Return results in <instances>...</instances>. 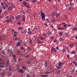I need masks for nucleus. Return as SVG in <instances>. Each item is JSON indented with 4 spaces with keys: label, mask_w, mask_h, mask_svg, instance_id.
I'll list each match as a JSON object with an SVG mask.
<instances>
[{
    "label": "nucleus",
    "mask_w": 77,
    "mask_h": 77,
    "mask_svg": "<svg viewBox=\"0 0 77 77\" xmlns=\"http://www.w3.org/2000/svg\"><path fill=\"white\" fill-rule=\"evenodd\" d=\"M40 15L41 16L42 21H45V14H44L43 12L41 11L40 12Z\"/></svg>",
    "instance_id": "nucleus-1"
},
{
    "label": "nucleus",
    "mask_w": 77,
    "mask_h": 77,
    "mask_svg": "<svg viewBox=\"0 0 77 77\" xmlns=\"http://www.w3.org/2000/svg\"><path fill=\"white\" fill-rule=\"evenodd\" d=\"M58 64L59 66H57V68L59 69H60V66H62V65L63 64V63L62 62H60L58 63Z\"/></svg>",
    "instance_id": "nucleus-2"
},
{
    "label": "nucleus",
    "mask_w": 77,
    "mask_h": 77,
    "mask_svg": "<svg viewBox=\"0 0 77 77\" xmlns=\"http://www.w3.org/2000/svg\"><path fill=\"white\" fill-rule=\"evenodd\" d=\"M5 63H0V67L1 68H3L4 67V66H5Z\"/></svg>",
    "instance_id": "nucleus-3"
},
{
    "label": "nucleus",
    "mask_w": 77,
    "mask_h": 77,
    "mask_svg": "<svg viewBox=\"0 0 77 77\" xmlns=\"http://www.w3.org/2000/svg\"><path fill=\"white\" fill-rule=\"evenodd\" d=\"M12 56L13 57V59H14V60L15 62H16V56H15V55L14 54H12Z\"/></svg>",
    "instance_id": "nucleus-4"
},
{
    "label": "nucleus",
    "mask_w": 77,
    "mask_h": 77,
    "mask_svg": "<svg viewBox=\"0 0 77 77\" xmlns=\"http://www.w3.org/2000/svg\"><path fill=\"white\" fill-rule=\"evenodd\" d=\"M18 70L19 72H20L21 73H22V74H23L24 72V71L23 70V69H20L19 68V69H18Z\"/></svg>",
    "instance_id": "nucleus-5"
},
{
    "label": "nucleus",
    "mask_w": 77,
    "mask_h": 77,
    "mask_svg": "<svg viewBox=\"0 0 77 77\" xmlns=\"http://www.w3.org/2000/svg\"><path fill=\"white\" fill-rule=\"evenodd\" d=\"M12 20L11 19H7L6 20V22L8 23H9L11 22H12Z\"/></svg>",
    "instance_id": "nucleus-6"
},
{
    "label": "nucleus",
    "mask_w": 77,
    "mask_h": 77,
    "mask_svg": "<svg viewBox=\"0 0 77 77\" xmlns=\"http://www.w3.org/2000/svg\"><path fill=\"white\" fill-rule=\"evenodd\" d=\"M25 20H26V17H25V16L23 15L22 16V20L23 21L25 22Z\"/></svg>",
    "instance_id": "nucleus-7"
},
{
    "label": "nucleus",
    "mask_w": 77,
    "mask_h": 77,
    "mask_svg": "<svg viewBox=\"0 0 77 77\" xmlns=\"http://www.w3.org/2000/svg\"><path fill=\"white\" fill-rule=\"evenodd\" d=\"M17 32H14V34L13 35V37H17Z\"/></svg>",
    "instance_id": "nucleus-8"
},
{
    "label": "nucleus",
    "mask_w": 77,
    "mask_h": 77,
    "mask_svg": "<svg viewBox=\"0 0 77 77\" xmlns=\"http://www.w3.org/2000/svg\"><path fill=\"white\" fill-rule=\"evenodd\" d=\"M21 17L20 15H18L17 16V17H16V20H19V19H20V17Z\"/></svg>",
    "instance_id": "nucleus-9"
},
{
    "label": "nucleus",
    "mask_w": 77,
    "mask_h": 77,
    "mask_svg": "<svg viewBox=\"0 0 77 77\" xmlns=\"http://www.w3.org/2000/svg\"><path fill=\"white\" fill-rule=\"evenodd\" d=\"M13 6H11L10 7H8V10H11L12 9H13Z\"/></svg>",
    "instance_id": "nucleus-10"
},
{
    "label": "nucleus",
    "mask_w": 77,
    "mask_h": 77,
    "mask_svg": "<svg viewBox=\"0 0 77 77\" xmlns=\"http://www.w3.org/2000/svg\"><path fill=\"white\" fill-rule=\"evenodd\" d=\"M21 42H18L17 44V47H20L21 45Z\"/></svg>",
    "instance_id": "nucleus-11"
},
{
    "label": "nucleus",
    "mask_w": 77,
    "mask_h": 77,
    "mask_svg": "<svg viewBox=\"0 0 77 77\" xmlns=\"http://www.w3.org/2000/svg\"><path fill=\"white\" fill-rule=\"evenodd\" d=\"M8 51L9 53H11V54H12V53H13V51H12V49L8 50Z\"/></svg>",
    "instance_id": "nucleus-12"
},
{
    "label": "nucleus",
    "mask_w": 77,
    "mask_h": 77,
    "mask_svg": "<svg viewBox=\"0 0 77 77\" xmlns=\"http://www.w3.org/2000/svg\"><path fill=\"white\" fill-rule=\"evenodd\" d=\"M51 20L52 22H54V21H55V18H54V17H52Z\"/></svg>",
    "instance_id": "nucleus-13"
},
{
    "label": "nucleus",
    "mask_w": 77,
    "mask_h": 77,
    "mask_svg": "<svg viewBox=\"0 0 77 77\" xmlns=\"http://www.w3.org/2000/svg\"><path fill=\"white\" fill-rule=\"evenodd\" d=\"M37 42V43H38V44H41V41L39 40V39H37L36 40Z\"/></svg>",
    "instance_id": "nucleus-14"
},
{
    "label": "nucleus",
    "mask_w": 77,
    "mask_h": 77,
    "mask_svg": "<svg viewBox=\"0 0 77 77\" xmlns=\"http://www.w3.org/2000/svg\"><path fill=\"white\" fill-rule=\"evenodd\" d=\"M39 39L41 40H44V38L43 37L41 36L39 38Z\"/></svg>",
    "instance_id": "nucleus-15"
},
{
    "label": "nucleus",
    "mask_w": 77,
    "mask_h": 77,
    "mask_svg": "<svg viewBox=\"0 0 77 77\" xmlns=\"http://www.w3.org/2000/svg\"><path fill=\"white\" fill-rule=\"evenodd\" d=\"M62 24H64V27H66V24L65 22L62 23Z\"/></svg>",
    "instance_id": "nucleus-16"
},
{
    "label": "nucleus",
    "mask_w": 77,
    "mask_h": 77,
    "mask_svg": "<svg viewBox=\"0 0 77 77\" xmlns=\"http://www.w3.org/2000/svg\"><path fill=\"white\" fill-rule=\"evenodd\" d=\"M75 71V68H74L71 71V74H73V73H74V71Z\"/></svg>",
    "instance_id": "nucleus-17"
},
{
    "label": "nucleus",
    "mask_w": 77,
    "mask_h": 77,
    "mask_svg": "<svg viewBox=\"0 0 77 77\" xmlns=\"http://www.w3.org/2000/svg\"><path fill=\"white\" fill-rule=\"evenodd\" d=\"M77 30V27L73 28L72 29V30H73V31H75V30Z\"/></svg>",
    "instance_id": "nucleus-18"
},
{
    "label": "nucleus",
    "mask_w": 77,
    "mask_h": 77,
    "mask_svg": "<svg viewBox=\"0 0 77 77\" xmlns=\"http://www.w3.org/2000/svg\"><path fill=\"white\" fill-rule=\"evenodd\" d=\"M17 29L18 30H22V29H23V28L22 27L20 26Z\"/></svg>",
    "instance_id": "nucleus-19"
},
{
    "label": "nucleus",
    "mask_w": 77,
    "mask_h": 77,
    "mask_svg": "<svg viewBox=\"0 0 77 77\" xmlns=\"http://www.w3.org/2000/svg\"><path fill=\"white\" fill-rule=\"evenodd\" d=\"M59 40L60 42H63V39H62V38H61V37L60 38Z\"/></svg>",
    "instance_id": "nucleus-20"
},
{
    "label": "nucleus",
    "mask_w": 77,
    "mask_h": 77,
    "mask_svg": "<svg viewBox=\"0 0 77 77\" xmlns=\"http://www.w3.org/2000/svg\"><path fill=\"white\" fill-rule=\"evenodd\" d=\"M48 63L47 62V61H45V66L46 67H47V63Z\"/></svg>",
    "instance_id": "nucleus-21"
},
{
    "label": "nucleus",
    "mask_w": 77,
    "mask_h": 77,
    "mask_svg": "<svg viewBox=\"0 0 77 77\" xmlns=\"http://www.w3.org/2000/svg\"><path fill=\"white\" fill-rule=\"evenodd\" d=\"M8 69L10 71H12V67L11 66H10Z\"/></svg>",
    "instance_id": "nucleus-22"
},
{
    "label": "nucleus",
    "mask_w": 77,
    "mask_h": 77,
    "mask_svg": "<svg viewBox=\"0 0 77 77\" xmlns=\"http://www.w3.org/2000/svg\"><path fill=\"white\" fill-rule=\"evenodd\" d=\"M28 4V3L26 2H24L23 3V5H24L25 6H26V5H27Z\"/></svg>",
    "instance_id": "nucleus-23"
},
{
    "label": "nucleus",
    "mask_w": 77,
    "mask_h": 77,
    "mask_svg": "<svg viewBox=\"0 0 77 77\" xmlns=\"http://www.w3.org/2000/svg\"><path fill=\"white\" fill-rule=\"evenodd\" d=\"M50 73H51V71L50 72H45L46 74H49Z\"/></svg>",
    "instance_id": "nucleus-24"
},
{
    "label": "nucleus",
    "mask_w": 77,
    "mask_h": 77,
    "mask_svg": "<svg viewBox=\"0 0 77 77\" xmlns=\"http://www.w3.org/2000/svg\"><path fill=\"white\" fill-rule=\"evenodd\" d=\"M52 32L51 31H49L48 33V35H51Z\"/></svg>",
    "instance_id": "nucleus-25"
},
{
    "label": "nucleus",
    "mask_w": 77,
    "mask_h": 77,
    "mask_svg": "<svg viewBox=\"0 0 77 77\" xmlns=\"http://www.w3.org/2000/svg\"><path fill=\"white\" fill-rule=\"evenodd\" d=\"M1 75H2V77H4V73H0Z\"/></svg>",
    "instance_id": "nucleus-26"
},
{
    "label": "nucleus",
    "mask_w": 77,
    "mask_h": 77,
    "mask_svg": "<svg viewBox=\"0 0 77 77\" xmlns=\"http://www.w3.org/2000/svg\"><path fill=\"white\" fill-rule=\"evenodd\" d=\"M23 44H24V45H27V42H24L23 43Z\"/></svg>",
    "instance_id": "nucleus-27"
},
{
    "label": "nucleus",
    "mask_w": 77,
    "mask_h": 77,
    "mask_svg": "<svg viewBox=\"0 0 77 77\" xmlns=\"http://www.w3.org/2000/svg\"><path fill=\"white\" fill-rule=\"evenodd\" d=\"M62 51L63 53H65L66 51V50L65 49H62Z\"/></svg>",
    "instance_id": "nucleus-28"
},
{
    "label": "nucleus",
    "mask_w": 77,
    "mask_h": 77,
    "mask_svg": "<svg viewBox=\"0 0 77 77\" xmlns=\"http://www.w3.org/2000/svg\"><path fill=\"white\" fill-rule=\"evenodd\" d=\"M29 57H30V55H28L26 56L25 57V58H28Z\"/></svg>",
    "instance_id": "nucleus-29"
},
{
    "label": "nucleus",
    "mask_w": 77,
    "mask_h": 77,
    "mask_svg": "<svg viewBox=\"0 0 77 77\" xmlns=\"http://www.w3.org/2000/svg\"><path fill=\"white\" fill-rule=\"evenodd\" d=\"M26 77H32V76H30V75H29V74H27L26 75Z\"/></svg>",
    "instance_id": "nucleus-30"
},
{
    "label": "nucleus",
    "mask_w": 77,
    "mask_h": 77,
    "mask_svg": "<svg viewBox=\"0 0 77 77\" xmlns=\"http://www.w3.org/2000/svg\"><path fill=\"white\" fill-rule=\"evenodd\" d=\"M42 35L43 36H44V37H46V36H47V35L45 34H42Z\"/></svg>",
    "instance_id": "nucleus-31"
},
{
    "label": "nucleus",
    "mask_w": 77,
    "mask_h": 77,
    "mask_svg": "<svg viewBox=\"0 0 77 77\" xmlns=\"http://www.w3.org/2000/svg\"><path fill=\"white\" fill-rule=\"evenodd\" d=\"M30 44H32V40L31 39H30V41H29Z\"/></svg>",
    "instance_id": "nucleus-32"
},
{
    "label": "nucleus",
    "mask_w": 77,
    "mask_h": 77,
    "mask_svg": "<svg viewBox=\"0 0 77 77\" xmlns=\"http://www.w3.org/2000/svg\"><path fill=\"white\" fill-rule=\"evenodd\" d=\"M9 61L8 60H7L6 64L8 65H9Z\"/></svg>",
    "instance_id": "nucleus-33"
},
{
    "label": "nucleus",
    "mask_w": 77,
    "mask_h": 77,
    "mask_svg": "<svg viewBox=\"0 0 77 77\" xmlns=\"http://www.w3.org/2000/svg\"><path fill=\"white\" fill-rule=\"evenodd\" d=\"M32 39L33 41H35L36 39V38H35V36H34V37L32 38Z\"/></svg>",
    "instance_id": "nucleus-34"
},
{
    "label": "nucleus",
    "mask_w": 77,
    "mask_h": 77,
    "mask_svg": "<svg viewBox=\"0 0 77 77\" xmlns=\"http://www.w3.org/2000/svg\"><path fill=\"white\" fill-rule=\"evenodd\" d=\"M27 63L28 64H30L31 63V61H30V60H29L27 61Z\"/></svg>",
    "instance_id": "nucleus-35"
},
{
    "label": "nucleus",
    "mask_w": 77,
    "mask_h": 77,
    "mask_svg": "<svg viewBox=\"0 0 77 77\" xmlns=\"http://www.w3.org/2000/svg\"><path fill=\"white\" fill-rule=\"evenodd\" d=\"M27 32V31L26 30H24L22 32V33H25Z\"/></svg>",
    "instance_id": "nucleus-36"
},
{
    "label": "nucleus",
    "mask_w": 77,
    "mask_h": 77,
    "mask_svg": "<svg viewBox=\"0 0 77 77\" xmlns=\"http://www.w3.org/2000/svg\"><path fill=\"white\" fill-rule=\"evenodd\" d=\"M73 64L75 65L76 66H77V63L75 61H74L73 62Z\"/></svg>",
    "instance_id": "nucleus-37"
},
{
    "label": "nucleus",
    "mask_w": 77,
    "mask_h": 77,
    "mask_svg": "<svg viewBox=\"0 0 77 77\" xmlns=\"http://www.w3.org/2000/svg\"><path fill=\"white\" fill-rule=\"evenodd\" d=\"M54 52H57V50L55 48H54Z\"/></svg>",
    "instance_id": "nucleus-38"
},
{
    "label": "nucleus",
    "mask_w": 77,
    "mask_h": 77,
    "mask_svg": "<svg viewBox=\"0 0 77 77\" xmlns=\"http://www.w3.org/2000/svg\"><path fill=\"white\" fill-rule=\"evenodd\" d=\"M28 34H32V32L31 31H28L27 32Z\"/></svg>",
    "instance_id": "nucleus-39"
},
{
    "label": "nucleus",
    "mask_w": 77,
    "mask_h": 77,
    "mask_svg": "<svg viewBox=\"0 0 77 77\" xmlns=\"http://www.w3.org/2000/svg\"><path fill=\"white\" fill-rule=\"evenodd\" d=\"M32 2L33 3H35L36 2V0H32Z\"/></svg>",
    "instance_id": "nucleus-40"
},
{
    "label": "nucleus",
    "mask_w": 77,
    "mask_h": 77,
    "mask_svg": "<svg viewBox=\"0 0 77 77\" xmlns=\"http://www.w3.org/2000/svg\"><path fill=\"white\" fill-rule=\"evenodd\" d=\"M59 34L60 35H62V34H63V33H62V32H59Z\"/></svg>",
    "instance_id": "nucleus-41"
},
{
    "label": "nucleus",
    "mask_w": 77,
    "mask_h": 77,
    "mask_svg": "<svg viewBox=\"0 0 77 77\" xmlns=\"http://www.w3.org/2000/svg\"><path fill=\"white\" fill-rule=\"evenodd\" d=\"M54 51V48H52L51 49V52H53Z\"/></svg>",
    "instance_id": "nucleus-42"
},
{
    "label": "nucleus",
    "mask_w": 77,
    "mask_h": 77,
    "mask_svg": "<svg viewBox=\"0 0 77 77\" xmlns=\"http://www.w3.org/2000/svg\"><path fill=\"white\" fill-rule=\"evenodd\" d=\"M18 37H16L15 38V40L16 41H18Z\"/></svg>",
    "instance_id": "nucleus-43"
},
{
    "label": "nucleus",
    "mask_w": 77,
    "mask_h": 77,
    "mask_svg": "<svg viewBox=\"0 0 77 77\" xmlns=\"http://www.w3.org/2000/svg\"><path fill=\"white\" fill-rule=\"evenodd\" d=\"M56 14V12L54 11L52 13V15H54L55 14Z\"/></svg>",
    "instance_id": "nucleus-44"
},
{
    "label": "nucleus",
    "mask_w": 77,
    "mask_h": 77,
    "mask_svg": "<svg viewBox=\"0 0 77 77\" xmlns=\"http://www.w3.org/2000/svg\"><path fill=\"white\" fill-rule=\"evenodd\" d=\"M59 14H60V13H58V14H57L56 15V17H58V16H59Z\"/></svg>",
    "instance_id": "nucleus-45"
},
{
    "label": "nucleus",
    "mask_w": 77,
    "mask_h": 77,
    "mask_svg": "<svg viewBox=\"0 0 77 77\" xmlns=\"http://www.w3.org/2000/svg\"><path fill=\"white\" fill-rule=\"evenodd\" d=\"M11 19H12V20H14V16H12L11 17Z\"/></svg>",
    "instance_id": "nucleus-46"
},
{
    "label": "nucleus",
    "mask_w": 77,
    "mask_h": 77,
    "mask_svg": "<svg viewBox=\"0 0 77 77\" xmlns=\"http://www.w3.org/2000/svg\"><path fill=\"white\" fill-rule=\"evenodd\" d=\"M67 57L68 59H69V54H67Z\"/></svg>",
    "instance_id": "nucleus-47"
},
{
    "label": "nucleus",
    "mask_w": 77,
    "mask_h": 77,
    "mask_svg": "<svg viewBox=\"0 0 77 77\" xmlns=\"http://www.w3.org/2000/svg\"><path fill=\"white\" fill-rule=\"evenodd\" d=\"M17 53H18V54H20V51L18 50L17 51Z\"/></svg>",
    "instance_id": "nucleus-48"
},
{
    "label": "nucleus",
    "mask_w": 77,
    "mask_h": 77,
    "mask_svg": "<svg viewBox=\"0 0 77 77\" xmlns=\"http://www.w3.org/2000/svg\"><path fill=\"white\" fill-rule=\"evenodd\" d=\"M25 6H26V8H30V7L29 5H25Z\"/></svg>",
    "instance_id": "nucleus-49"
},
{
    "label": "nucleus",
    "mask_w": 77,
    "mask_h": 77,
    "mask_svg": "<svg viewBox=\"0 0 77 77\" xmlns=\"http://www.w3.org/2000/svg\"><path fill=\"white\" fill-rule=\"evenodd\" d=\"M67 26L68 27H70L71 26V24L69 23L67 24Z\"/></svg>",
    "instance_id": "nucleus-50"
},
{
    "label": "nucleus",
    "mask_w": 77,
    "mask_h": 77,
    "mask_svg": "<svg viewBox=\"0 0 77 77\" xmlns=\"http://www.w3.org/2000/svg\"><path fill=\"white\" fill-rule=\"evenodd\" d=\"M21 49L22 50H24V47H21Z\"/></svg>",
    "instance_id": "nucleus-51"
},
{
    "label": "nucleus",
    "mask_w": 77,
    "mask_h": 77,
    "mask_svg": "<svg viewBox=\"0 0 77 77\" xmlns=\"http://www.w3.org/2000/svg\"><path fill=\"white\" fill-rule=\"evenodd\" d=\"M20 12H22V13H23L24 14H25V12L24 11H21Z\"/></svg>",
    "instance_id": "nucleus-52"
},
{
    "label": "nucleus",
    "mask_w": 77,
    "mask_h": 77,
    "mask_svg": "<svg viewBox=\"0 0 77 77\" xmlns=\"http://www.w3.org/2000/svg\"><path fill=\"white\" fill-rule=\"evenodd\" d=\"M75 53V51H73L72 52V54H74Z\"/></svg>",
    "instance_id": "nucleus-53"
},
{
    "label": "nucleus",
    "mask_w": 77,
    "mask_h": 77,
    "mask_svg": "<svg viewBox=\"0 0 77 77\" xmlns=\"http://www.w3.org/2000/svg\"><path fill=\"white\" fill-rule=\"evenodd\" d=\"M46 20L47 21V22H48V23L49 22V21H50V20H49L48 19H46Z\"/></svg>",
    "instance_id": "nucleus-54"
},
{
    "label": "nucleus",
    "mask_w": 77,
    "mask_h": 77,
    "mask_svg": "<svg viewBox=\"0 0 77 77\" xmlns=\"http://www.w3.org/2000/svg\"><path fill=\"white\" fill-rule=\"evenodd\" d=\"M64 48H65V49H66V50H68V48L66 46H65Z\"/></svg>",
    "instance_id": "nucleus-55"
},
{
    "label": "nucleus",
    "mask_w": 77,
    "mask_h": 77,
    "mask_svg": "<svg viewBox=\"0 0 77 77\" xmlns=\"http://www.w3.org/2000/svg\"><path fill=\"white\" fill-rule=\"evenodd\" d=\"M56 49L57 50H58L59 49V48L58 47H56Z\"/></svg>",
    "instance_id": "nucleus-56"
},
{
    "label": "nucleus",
    "mask_w": 77,
    "mask_h": 77,
    "mask_svg": "<svg viewBox=\"0 0 77 77\" xmlns=\"http://www.w3.org/2000/svg\"><path fill=\"white\" fill-rule=\"evenodd\" d=\"M17 24L19 25H20V24H21V22H17Z\"/></svg>",
    "instance_id": "nucleus-57"
},
{
    "label": "nucleus",
    "mask_w": 77,
    "mask_h": 77,
    "mask_svg": "<svg viewBox=\"0 0 77 77\" xmlns=\"http://www.w3.org/2000/svg\"><path fill=\"white\" fill-rule=\"evenodd\" d=\"M22 68L23 69H26V67L25 66H23L22 67Z\"/></svg>",
    "instance_id": "nucleus-58"
},
{
    "label": "nucleus",
    "mask_w": 77,
    "mask_h": 77,
    "mask_svg": "<svg viewBox=\"0 0 77 77\" xmlns=\"http://www.w3.org/2000/svg\"><path fill=\"white\" fill-rule=\"evenodd\" d=\"M2 54H6V53H5V51H2Z\"/></svg>",
    "instance_id": "nucleus-59"
},
{
    "label": "nucleus",
    "mask_w": 77,
    "mask_h": 77,
    "mask_svg": "<svg viewBox=\"0 0 77 77\" xmlns=\"http://www.w3.org/2000/svg\"><path fill=\"white\" fill-rule=\"evenodd\" d=\"M5 8H8V5H5Z\"/></svg>",
    "instance_id": "nucleus-60"
},
{
    "label": "nucleus",
    "mask_w": 77,
    "mask_h": 77,
    "mask_svg": "<svg viewBox=\"0 0 77 77\" xmlns=\"http://www.w3.org/2000/svg\"><path fill=\"white\" fill-rule=\"evenodd\" d=\"M2 8L4 9H5V6H2Z\"/></svg>",
    "instance_id": "nucleus-61"
},
{
    "label": "nucleus",
    "mask_w": 77,
    "mask_h": 77,
    "mask_svg": "<svg viewBox=\"0 0 77 77\" xmlns=\"http://www.w3.org/2000/svg\"><path fill=\"white\" fill-rule=\"evenodd\" d=\"M1 5L2 6H3V5H4V4H3V2H1Z\"/></svg>",
    "instance_id": "nucleus-62"
},
{
    "label": "nucleus",
    "mask_w": 77,
    "mask_h": 77,
    "mask_svg": "<svg viewBox=\"0 0 77 77\" xmlns=\"http://www.w3.org/2000/svg\"><path fill=\"white\" fill-rule=\"evenodd\" d=\"M28 32H30V28H29L28 29Z\"/></svg>",
    "instance_id": "nucleus-63"
},
{
    "label": "nucleus",
    "mask_w": 77,
    "mask_h": 77,
    "mask_svg": "<svg viewBox=\"0 0 77 77\" xmlns=\"http://www.w3.org/2000/svg\"><path fill=\"white\" fill-rule=\"evenodd\" d=\"M45 77L44 76V75H42L40 77Z\"/></svg>",
    "instance_id": "nucleus-64"
}]
</instances>
